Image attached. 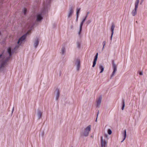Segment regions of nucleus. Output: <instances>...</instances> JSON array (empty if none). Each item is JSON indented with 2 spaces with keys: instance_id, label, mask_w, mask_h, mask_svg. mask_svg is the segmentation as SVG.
Segmentation results:
<instances>
[{
  "instance_id": "nucleus-1",
  "label": "nucleus",
  "mask_w": 147,
  "mask_h": 147,
  "mask_svg": "<svg viewBox=\"0 0 147 147\" xmlns=\"http://www.w3.org/2000/svg\"><path fill=\"white\" fill-rule=\"evenodd\" d=\"M7 52L9 54V57H4L3 54L0 55V68L6 65L7 62L10 59V57L11 56V48L10 47L8 49Z\"/></svg>"
},
{
  "instance_id": "nucleus-2",
  "label": "nucleus",
  "mask_w": 147,
  "mask_h": 147,
  "mask_svg": "<svg viewBox=\"0 0 147 147\" xmlns=\"http://www.w3.org/2000/svg\"><path fill=\"white\" fill-rule=\"evenodd\" d=\"M30 32V30L28 31L26 34L24 35L20 38L18 42V44L20 45L24 42V41L25 39L26 38L27 35L28 34H29V33Z\"/></svg>"
},
{
  "instance_id": "nucleus-3",
  "label": "nucleus",
  "mask_w": 147,
  "mask_h": 147,
  "mask_svg": "<svg viewBox=\"0 0 147 147\" xmlns=\"http://www.w3.org/2000/svg\"><path fill=\"white\" fill-rule=\"evenodd\" d=\"M91 130V125H90L88 126L85 129L83 132V135L85 136H87Z\"/></svg>"
},
{
  "instance_id": "nucleus-4",
  "label": "nucleus",
  "mask_w": 147,
  "mask_h": 147,
  "mask_svg": "<svg viewBox=\"0 0 147 147\" xmlns=\"http://www.w3.org/2000/svg\"><path fill=\"white\" fill-rule=\"evenodd\" d=\"M112 64H113V71L112 73V74L111 75V77H112L113 76L116 72L117 71V65H115V63L114 61H113L112 62Z\"/></svg>"
},
{
  "instance_id": "nucleus-5",
  "label": "nucleus",
  "mask_w": 147,
  "mask_h": 147,
  "mask_svg": "<svg viewBox=\"0 0 147 147\" xmlns=\"http://www.w3.org/2000/svg\"><path fill=\"white\" fill-rule=\"evenodd\" d=\"M87 17V16H86L84 19L83 20H82V21L80 25V30L78 32V34L79 35H80L81 32V31L82 30V26L83 25L84 22H85V20H86V18Z\"/></svg>"
},
{
  "instance_id": "nucleus-6",
  "label": "nucleus",
  "mask_w": 147,
  "mask_h": 147,
  "mask_svg": "<svg viewBox=\"0 0 147 147\" xmlns=\"http://www.w3.org/2000/svg\"><path fill=\"white\" fill-rule=\"evenodd\" d=\"M101 146L102 147H105L107 145V142H106L105 139H103V137L101 136Z\"/></svg>"
},
{
  "instance_id": "nucleus-7",
  "label": "nucleus",
  "mask_w": 147,
  "mask_h": 147,
  "mask_svg": "<svg viewBox=\"0 0 147 147\" xmlns=\"http://www.w3.org/2000/svg\"><path fill=\"white\" fill-rule=\"evenodd\" d=\"M102 97L100 96L96 100L97 105L96 106L97 107H99L101 103V100H102Z\"/></svg>"
},
{
  "instance_id": "nucleus-8",
  "label": "nucleus",
  "mask_w": 147,
  "mask_h": 147,
  "mask_svg": "<svg viewBox=\"0 0 147 147\" xmlns=\"http://www.w3.org/2000/svg\"><path fill=\"white\" fill-rule=\"evenodd\" d=\"M115 28V26L114 24H113L111 26V40L113 34L114 33V31Z\"/></svg>"
},
{
  "instance_id": "nucleus-9",
  "label": "nucleus",
  "mask_w": 147,
  "mask_h": 147,
  "mask_svg": "<svg viewBox=\"0 0 147 147\" xmlns=\"http://www.w3.org/2000/svg\"><path fill=\"white\" fill-rule=\"evenodd\" d=\"M74 11L72 7H71L69 9L68 18H69L72 14Z\"/></svg>"
},
{
  "instance_id": "nucleus-10",
  "label": "nucleus",
  "mask_w": 147,
  "mask_h": 147,
  "mask_svg": "<svg viewBox=\"0 0 147 147\" xmlns=\"http://www.w3.org/2000/svg\"><path fill=\"white\" fill-rule=\"evenodd\" d=\"M42 19V16L41 14H38L37 16V18L36 21H40Z\"/></svg>"
},
{
  "instance_id": "nucleus-11",
  "label": "nucleus",
  "mask_w": 147,
  "mask_h": 147,
  "mask_svg": "<svg viewBox=\"0 0 147 147\" xmlns=\"http://www.w3.org/2000/svg\"><path fill=\"white\" fill-rule=\"evenodd\" d=\"M57 91V94L56 95V100H57L59 97L60 94V91L58 89L56 90Z\"/></svg>"
},
{
  "instance_id": "nucleus-12",
  "label": "nucleus",
  "mask_w": 147,
  "mask_h": 147,
  "mask_svg": "<svg viewBox=\"0 0 147 147\" xmlns=\"http://www.w3.org/2000/svg\"><path fill=\"white\" fill-rule=\"evenodd\" d=\"M39 43V40L38 39H37L35 41L34 44V46L35 48H36L38 46Z\"/></svg>"
},
{
  "instance_id": "nucleus-13",
  "label": "nucleus",
  "mask_w": 147,
  "mask_h": 147,
  "mask_svg": "<svg viewBox=\"0 0 147 147\" xmlns=\"http://www.w3.org/2000/svg\"><path fill=\"white\" fill-rule=\"evenodd\" d=\"M139 2V0H136L135 3V8L136 9H137L138 8V4Z\"/></svg>"
},
{
  "instance_id": "nucleus-14",
  "label": "nucleus",
  "mask_w": 147,
  "mask_h": 147,
  "mask_svg": "<svg viewBox=\"0 0 147 147\" xmlns=\"http://www.w3.org/2000/svg\"><path fill=\"white\" fill-rule=\"evenodd\" d=\"M137 9H136L135 8L134 10H133L131 13L132 16H134L137 13Z\"/></svg>"
},
{
  "instance_id": "nucleus-15",
  "label": "nucleus",
  "mask_w": 147,
  "mask_h": 147,
  "mask_svg": "<svg viewBox=\"0 0 147 147\" xmlns=\"http://www.w3.org/2000/svg\"><path fill=\"white\" fill-rule=\"evenodd\" d=\"M99 68L101 70V71L100 72V73H102L104 71V67L101 65H100L99 66Z\"/></svg>"
},
{
  "instance_id": "nucleus-16",
  "label": "nucleus",
  "mask_w": 147,
  "mask_h": 147,
  "mask_svg": "<svg viewBox=\"0 0 147 147\" xmlns=\"http://www.w3.org/2000/svg\"><path fill=\"white\" fill-rule=\"evenodd\" d=\"M123 135H124V138L123 139V140L121 141V142H123L124 140L125 139V138H126V130H124V132L123 133Z\"/></svg>"
},
{
  "instance_id": "nucleus-17",
  "label": "nucleus",
  "mask_w": 147,
  "mask_h": 147,
  "mask_svg": "<svg viewBox=\"0 0 147 147\" xmlns=\"http://www.w3.org/2000/svg\"><path fill=\"white\" fill-rule=\"evenodd\" d=\"M80 8H78L77 9V12H76L77 19L78 18L79 13H80Z\"/></svg>"
},
{
  "instance_id": "nucleus-18",
  "label": "nucleus",
  "mask_w": 147,
  "mask_h": 147,
  "mask_svg": "<svg viewBox=\"0 0 147 147\" xmlns=\"http://www.w3.org/2000/svg\"><path fill=\"white\" fill-rule=\"evenodd\" d=\"M42 115V113L40 111H39L38 113V115L39 119L40 118Z\"/></svg>"
},
{
  "instance_id": "nucleus-19",
  "label": "nucleus",
  "mask_w": 147,
  "mask_h": 147,
  "mask_svg": "<svg viewBox=\"0 0 147 147\" xmlns=\"http://www.w3.org/2000/svg\"><path fill=\"white\" fill-rule=\"evenodd\" d=\"M77 68H78V69L80 67V61L79 60H77Z\"/></svg>"
},
{
  "instance_id": "nucleus-20",
  "label": "nucleus",
  "mask_w": 147,
  "mask_h": 147,
  "mask_svg": "<svg viewBox=\"0 0 147 147\" xmlns=\"http://www.w3.org/2000/svg\"><path fill=\"white\" fill-rule=\"evenodd\" d=\"M98 53H96V56L95 57L94 59V61H95V62L96 61H97V58H98Z\"/></svg>"
},
{
  "instance_id": "nucleus-21",
  "label": "nucleus",
  "mask_w": 147,
  "mask_h": 147,
  "mask_svg": "<svg viewBox=\"0 0 147 147\" xmlns=\"http://www.w3.org/2000/svg\"><path fill=\"white\" fill-rule=\"evenodd\" d=\"M65 52V49L64 47H63L61 49V52L62 54H63Z\"/></svg>"
},
{
  "instance_id": "nucleus-22",
  "label": "nucleus",
  "mask_w": 147,
  "mask_h": 147,
  "mask_svg": "<svg viewBox=\"0 0 147 147\" xmlns=\"http://www.w3.org/2000/svg\"><path fill=\"white\" fill-rule=\"evenodd\" d=\"M125 101L124 100H123V105L122 107L121 108V109L122 110H123L124 109V108L125 107Z\"/></svg>"
},
{
  "instance_id": "nucleus-23",
  "label": "nucleus",
  "mask_w": 147,
  "mask_h": 147,
  "mask_svg": "<svg viewBox=\"0 0 147 147\" xmlns=\"http://www.w3.org/2000/svg\"><path fill=\"white\" fill-rule=\"evenodd\" d=\"M23 11H24V14L25 15L26 14V12L27 11V9H26V8H24L23 9Z\"/></svg>"
},
{
  "instance_id": "nucleus-24",
  "label": "nucleus",
  "mask_w": 147,
  "mask_h": 147,
  "mask_svg": "<svg viewBox=\"0 0 147 147\" xmlns=\"http://www.w3.org/2000/svg\"><path fill=\"white\" fill-rule=\"evenodd\" d=\"M106 43V42L105 41H104L102 43V45H103V49H104V47L105 46Z\"/></svg>"
},
{
  "instance_id": "nucleus-25",
  "label": "nucleus",
  "mask_w": 147,
  "mask_h": 147,
  "mask_svg": "<svg viewBox=\"0 0 147 147\" xmlns=\"http://www.w3.org/2000/svg\"><path fill=\"white\" fill-rule=\"evenodd\" d=\"M104 136L105 139H106L107 140L108 139V135L107 134H104Z\"/></svg>"
},
{
  "instance_id": "nucleus-26",
  "label": "nucleus",
  "mask_w": 147,
  "mask_h": 147,
  "mask_svg": "<svg viewBox=\"0 0 147 147\" xmlns=\"http://www.w3.org/2000/svg\"><path fill=\"white\" fill-rule=\"evenodd\" d=\"M108 133L109 135H110L112 133V131L110 129H109L108 130Z\"/></svg>"
},
{
  "instance_id": "nucleus-27",
  "label": "nucleus",
  "mask_w": 147,
  "mask_h": 147,
  "mask_svg": "<svg viewBox=\"0 0 147 147\" xmlns=\"http://www.w3.org/2000/svg\"><path fill=\"white\" fill-rule=\"evenodd\" d=\"M96 62H95V61H93V65H92V67H94L95 66V65L96 64Z\"/></svg>"
},
{
  "instance_id": "nucleus-28",
  "label": "nucleus",
  "mask_w": 147,
  "mask_h": 147,
  "mask_svg": "<svg viewBox=\"0 0 147 147\" xmlns=\"http://www.w3.org/2000/svg\"><path fill=\"white\" fill-rule=\"evenodd\" d=\"M51 0H47V3H49L50 2ZM47 3V2H46V3Z\"/></svg>"
},
{
  "instance_id": "nucleus-29",
  "label": "nucleus",
  "mask_w": 147,
  "mask_h": 147,
  "mask_svg": "<svg viewBox=\"0 0 147 147\" xmlns=\"http://www.w3.org/2000/svg\"><path fill=\"white\" fill-rule=\"evenodd\" d=\"M139 74L140 75H142L143 74V73L142 72H140L139 73Z\"/></svg>"
},
{
  "instance_id": "nucleus-30",
  "label": "nucleus",
  "mask_w": 147,
  "mask_h": 147,
  "mask_svg": "<svg viewBox=\"0 0 147 147\" xmlns=\"http://www.w3.org/2000/svg\"><path fill=\"white\" fill-rule=\"evenodd\" d=\"M19 46H16V47L14 48V50H15L16 49L18 48V47Z\"/></svg>"
},
{
  "instance_id": "nucleus-31",
  "label": "nucleus",
  "mask_w": 147,
  "mask_h": 147,
  "mask_svg": "<svg viewBox=\"0 0 147 147\" xmlns=\"http://www.w3.org/2000/svg\"><path fill=\"white\" fill-rule=\"evenodd\" d=\"M90 22H91V21H88V22H87L88 24H89Z\"/></svg>"
},
{
  "instance_id": "nucleus-32",
  "label": "nucleus",
  "mask_w": 147,
  "mask_h": 147,
  "mask_svg": "<svg viewBox=\"0 0 147 147\" xmlns=\"http://www.w3.org/2000/svg\"><path fill=\"white\" fill-rule=\"evenodd\" d=\"M98 113H99V111L98 112V113H97V115H98Z\"/></svg>"
}]
</instances>
